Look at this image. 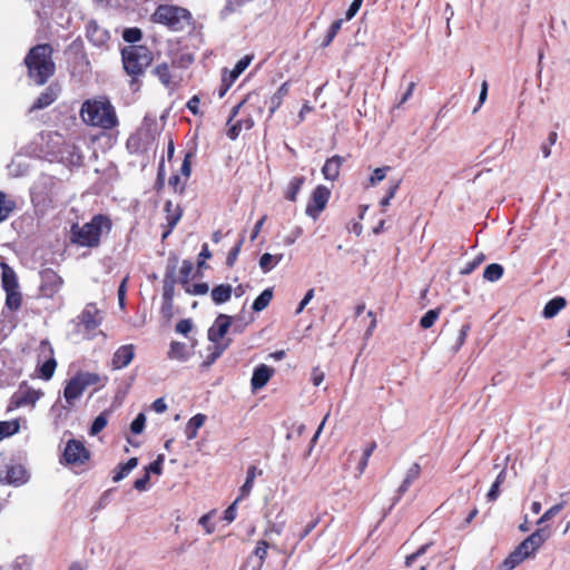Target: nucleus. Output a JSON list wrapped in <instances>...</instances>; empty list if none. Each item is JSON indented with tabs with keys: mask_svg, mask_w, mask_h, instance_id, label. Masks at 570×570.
Returning <instances> with one entry per match:
<instances>
[{
	"mask_svg": "<svg viewBox=\"0 0 570 570\" xmlns=\"http://www.w3.org/2000/svg\"><path fill=\"white\" fill-rule=\"evenodd\" d=\"M80 117L85 124L102 129H112L118 124L115 108L105 97L86 100Z\"/></svg>",
	"mask_w": 570,
	"mask_h": 570,
	"instance_id": "obj_1",
	"label": "nucleus"
},
{
	"mask_svg": "<svg viewBox=\"0 0 570 570\" xmlns=\"http://www.w3.org/2000/svg\"><path fill=\"white\" fill-rule=\"evenodd\" d=\"M111 220L105 215H96L89 223L81 226L78 224L71 227V242L83 247H97L100 237L109 233Z\"/></svg>",
	"mask_w": 570,
	"mask_h": 570,
	"instance_id": "obj_2",
	"label": "nucleus"
},
{
	"mask_svg": "<svg viewBox=\"0 0 570 570\" xmlns=\"http://www.w3.org/2000/svg\"><path fill=\"white\" fill-rule=\"evenodd\" d=\"M51 53L52 49L49 45H38L29 51L24 59L29 77L37 85H43L53 75L55 63Z\"/></svg>",
	"mask_w": 570,
	"mask_h": 570,
	"instance_id": "obj_3",
	"label": "nucleus"
},
{
	"mask_svg": "<svg viewBox=\"0 0 570 570\" xmlns=\"http://www.w3.org/2000/svg\"><path fill=\"white\" fill-rule=\"evenodd\" d=\"M550 532L540 528L525 538L501 564V570H512L525 559L534 557L539 548L548 540Z\"/></svg>",
	"mask_w": 570,
	"mask_h": 570,
	"instance_id": "obj_4",
	"label": "nucleus"
},
{
	"mask_svg": "<svg viewBox=\"0 0 570 570\" xmlns=\"http://www.w3.org/2000/svg\"><path fill=\"white\" fill-rule=\"evenodd\" d=\"M124 68L129 75H141L153 60L151 52L144 46H128L122 49Z\"/></svg>",
	"mask_w": 570,
	"mask_h": 570,
	"instance_id": "obj_5",
	"label": "nucleus"
},
{
	"mask_svg": "<svg viewBox=\"0 0 570 570\" xmlns=\"http://www.w3.org/2000/svg\"><path fill=\"white\" fill-rule=\"evenodd\" d=\"M153 19L155 22L163 23L174 30H180L190 19V13L180 7L161 4L156 9Z\"/></svg>",
	"mask_w": 570,
	"mask_h": 570,
	"instance_id": "obj_6",
	"label": "nucleus"
},
{
	"mask_svg": "<svg viewBox=\"0 0 570 570\" xmlns=\"http://www.w3.org/2000/svg\"><path fill=\"white\" fill-rule=\"evenodd\" d=\"M98 382L99 376L89 372H80L71 377L63 390V397L67 404L73 405L88 386L95 385Z\"/></svg>",
	"mask_w": 570,
	"mask_h": 570,
	"instance_id": "obj_7",
	"label": "nucleus"
},
{
	"mask_svg": "<svg viewBox=\"0 0 570 570\" xmlns=\"http://www.w3.org/2000/svg\"><path fill=\"white\" fill-rule=\"evenodd\" d=\"M330 196L331 191L327 187L323 185L317 186L313 190L311 199L306 206V215L313 219H317L320 214L325 209Z\"/></svg>",
	"mask_w": 570,
	"mask_h": 570,
	"instance_id": "obj_8",
	"label": "nucleus"
},
{
	"mask_svg": "<svg viewBox=\"0 0 570 570\" xmlns=\"http://www.w3.org/2000/svg\"><path fill=\"white\" fill-rule=\"evenodd\" d=\"M41 151L50 157L52 160H59L60 153H62L63 137L58 132H43L40 136Z\"/></svg>",
	"mask_w": 570,
	"mask_h": 570,
	"instance_id": "obj_9",
	"label": "nucleus"
},
{
	"mask_svg": "<svg viewBox=\"0 0 570 570\" xmlns=\"http://www.w3.org/2000/svg\"><path fill=\"white\" fill-rule=\"evenodd\" d=\"M40 292L46 297L55 296L62 287L63 279L52 268L40 272Z\"/></svg>",
	"mask_w": 570,
	"mask_h": 570,
	"instance_id": "obj_10",
	"label": "nucleus"
},
{
	"mask_svg": "<svg viewBox=\"0 0 570 570\" xmlns=\"http://www.w3.org/2000/svg\"><path fill=\"white\" fill-rule=\"evenodd\" d=\"M42 395L43 393L40 390L20 386L19 391L12 395L8 410L11 411L26 405L33 406Z\"/></svg>",
	"mask_w": 570,
	"mask_h": 570,
	"instance_id": "obj_11",
	"label": "nucleus"
},
{
	"mask_svg": "<svg viewBox=\"0 0 570 570\" xmlns=\"http://www.w3.org/2000/svg\"><path fill=\"white\" fill-rule=\"evenodd\" d=\"M89 459V451L83 443L78 440L68 441L65 451L63 460L67 464H82Z\"/></svg>",
	"mask_w": 570,
	"mask_h": 570,
	"instance_id": "obj_12",
	"label": "nucleus"
},
{
	"mask_svg": "<svg viewBox=\"0 0 570 570\" xmlns=\"http://www.w3.org/2000/svg\"><path fill=\"white\" fill-rule=\"evenodd\" d=\"M136 347L134 344H126L116 350L112 355L111 365L114 370H121L128 366L134 360Z\"/></svg>",
	"mask_w": 570,
	"mask_h": 570,
	"instance_id": "obj_13",
	"label": "nucleus"
},
{
	"mask_svg": "<svg viewBox=\"0 0 570 570\" xmlns=\"http://www.w3.org/2000/svg\"><path fill=\"white\" fill-rule=\"evenodd\" d=\"M87 38L96 47L105 46L110 39L109 32L101 28L95 20L87 23Z\"/></svg>",
	"mask_w": 570,
	"mask_h": 570,
	"instance_id": "obj_14",
	"label": "nucleus"
},
{
	"mask_svg": "<svg viewBox=\"0 0 570 570\" xmlns=\"http://www.w3.org/2000/svg\"><path fill=\"white\" fill-rule=\"evenodd\" d=\"M230 326V317L225 314H219L214 325L208 330V340L213 343H219V341L226 335Z\"/></svg>",
	"mask_w": 570,
	"mask_h": 570,
	"instance_id": "obj_15",
	"label": "nucleus"
},
{
	"mask_svg": "<svg viewBox=\"0 0 570 570\" xmlns=\"http://www.w3.org/2000/svg\"><path fill=\"white\" fill-rule=\"evenodd\" d=\"M253 57L252 56H245L240 60L237 61L234 69L230 71L228 78H223V83L225 88L220 90L219 97H223L225 92L228 90V88L232 86V83L245 71V69L249 66Z\"/></svg>",
	"mask_w": 570,
	"mask_h": 570,
	"instance_id": "obj_16",
	"label": "nucleus"
},
{
	"mask_svg": "<svg viewBox=\"0 0 570 570\" xmlns=\"http://www.w3.org/2000/svg\"><path fill=\"white\" fill-rule=\"evenodd\" d=\"M58 161L69 166H80L82 164V155L78 147L63 141L62 153H60Z\"/></svg>",
	"mask_w": 570,
	"mask_h": 570,
	"instance_id": "obj_17",
	"label": "nucleus"
},
{
	"mask_svg": "<svg viewBox=\"0 0 570 570\" xmlns=\"http://www.w3.org/2000/svg\"><path fill=\"white\" fill-rule=\"evenodd\" d=\"M40 350L42 354L48 353L50 355L49 360H47L40 367V375L43 380H50L55 373L57 367V362L52 357L53 348L47 341H42L40 344Z\"/></svg>",
	"mask_w": 570,
	"mask_h": 570,
	"instance_id": "obj_18",
	"label": "nucleus"
},
{
	"mask_svg": "<svg viewBox=\"0 0 570 570\" xmlns=\"http://www.w3.org/2000/svg\"><path fill=\"white\" fill-rule=\"evenodd\" d=\"M80 323L88 331L98 327L101 323L99 309L92 304L87 305L80 315Z\"/></svg>",
	"mask_w": 570,
	"mask_h": 570,
	"instance_id": "obj_19",
	"label": "nucleus"
},
{
	"mask_svg": "<svg viewBox=\"0 0 570 570\" xmlns=\"http://www.w3.org/2000/svg\"><path fill=\"white\" fill-rule=\"evenodd\" d=\"M274 374V370L265 364L258 365L252 376V389L254 391L264 387Z\"/></svg>",
	"mask_w": 570,
	"mask_h": 570,
	"instance_id": "obj_20",
	"label": "nucleus"
},
{
	"mask_svg": "<svg viewBox=\"0 0 570 570\" xmlns=\"http://www.w3.org/2000/svg\"><path fill=\"white\" fill-rule=\"evenodd\" d=\"M343 157L335 155L331 158H328L323 168L322 174L326 180H336L340 176L341 167L343 165Z\"/></svg>",
	"mask_w": 570,
	"mask_h": 570,
	"instance_id": "obj_21",
	"label": "nucleus"
},
{
	"mask_svg": "<svg viewBox=\"0 0 570 570\" xmlns=\"http://www.w3.org/2000/svg\"><path fill=\"white\" fill-rule=\"evenodd\" d=\"M242 108H245L247 110L253 108V109H256L258 111V114H262L263 108L261 106L259 96L254 92L248 94L238 105H236L233 108L230 118L228 119L227 124H229L233 120V118L237 116V114L239 112V110Z\"/></svg>",
	"mask_w": 570,
	"mask_h": 570,
	"instance_id": "obj_22",
	"label": "nucleus"
},
{
	"mask_svg": "<svg viewBox=\"0 0 570 570\" xmlns=\"http://www.w3.org/2000/svg\"><path fill=\"white\" fill-rule=\"evenodd\" d=\"M165 212L168 230L163 235V238H166L170 234V232L177 225L181 217V209L179 205L173 204L171 200L166 202Z\"/></svg>",
	"mask_w": 570,
	"mask_h": 570,
	"instance_id": "obj_23",
	"label": "nucleus"
},
{
	"mask_svg": "<svg viewBox=\"0 0 570 570\" xmlns=\"http://www.w3.org/2000/svg\"><path fill=\"white\" fill-rule=\"evenodd\" d=\"M28 480L27 471L22 465L10 466L6 474V481L9 484L21 485Z\"/></svg>",
	"mask_w": 570,
	"mask_h": 570,
	"instance_id": "obj_24",
	"label": "nucleus"
},
{
	"mask_svg": "<svg viewBox=\"0 0 570 570\" xmlns=\"http://www.w3.org/2000/svg\"><path fill=\"white\" fill-rule=\"evenodd\" d=\"M0 266L2 268L1 281L4 292L19 288V283L14 271L6 263H1Z\"/></svg>",
	"mask_w": 570,
	"mask_h": 570,
	"instance_id": "obj_25",
	"label": "nucleus"
},
{
	"mask_svg": "<svg viewBox=\"0 0 570 570\" xmlns=\"http://www.w3.org/2000/svg\"><path fill=\"white\" fill-rule=\"evenodd\" d=\"M257 474H262V471H258L255 465H250L247 469L246 480L239 489L238 500H243L249 495V493L254 487V481H255V478L257 476Z\"/></svg>",
	"mask_w": 570,
	"mask_h": 570,
	"instance_id": "obj_26",
	"label": "nucleus"
},
{
	"mask_svg": "<svg viewBox=\"0 0 570 570\" xmlns=\"http://www.w3.org/2000/svg\"><path fill=\"white\" fill-rule=\"evenodd\" d=\"M289 91V83L284 82L277 91L269 98V117L281 107L284 98L287 96Z\"/></svg>",
	"mask_w": 570,
	"mask_h": 570,
	"instance_id": "obj_27",
	"label": "nucleus"
},
{
	"mask_svg": "<svg viewBox=\"0 0 570 570\" xmlns=\"http://www.w3.org/2000/svg\"><path fill=\"white\" fill-rule=\"evenodd\" d=\"M233 288L229 284H220L210 292L212 299L219 305L230 299Z\"/></svg>",
	"mask_w": 570,
	"mask_h": 570,
	"instance_id": "obj_28",
	"label": "nucleus"
},
{
	"mask_svg": "<svg viewBox=\"0 0 570 570\" xmlns=\"http://www.w3.org/2000/svg\"><path fill=\"white\" fill-rule=\"evenodd\" d=\"M168 358L185 362L189 357V353L187 351V346L185 343L180 342H171L169 346V351L167 353Z\"/></svg>",
	"mask_w": 570,
	"mask_h": 570,
	"instance_id": "obj_29",
	"label": "nucleus"
},
{
	"mask_svg": "<svg viewBox=\"0 0 570 570\" xmlns=\"http://www.w3.org/2000/svg\"><path fill=\"white\" fill-rule=\"evenodd\" d=\"M567 305L566 298L558 296L550 299L542 312L544 318L554 317Z\"/></svg>",
	"mask_w": 570,
	"mask_h": 570,
	"instance_id": "obj_30",
	"label": "nucleus"
},
{
	"mask_svg": "<svg viewBox=\"0 0 570 570\" xmlns=\"http://www.w3.org/2000/svg\"><path fill=\"white\" fill-rule=\"evenodd\" d=\"M56 99V92L51 88H48L35 100L29 111L43 109L50 106Z\"/></svg>",
	"mask_w": 570,
	"mask_h": 570,
	"instance_id": "obj_31",
	"label": "nucleus"
},
{
	"mask_svg": "<svg viewBox=\"0 0 570 570\" xmlns=\"http://www.w3.org/2000/svg\"><path fill=\"white\" fill-rule=\"evenodd\" d=\"M205 420L206 416L204 414H196L187 422L185 432L188 440L197 436V432L204 425Z\"/></svg>",
	"mask_w": 570,
	"mask_h": 570,
	"instance_id": "obj_32",
	"label": "nucleus"
},
{
	"mask_svg": "<svg viewBox=\"0 0 570 570\" xmlns=\"http://www.w3.org/2000/svg\"><path fill=\"white\" fill-rule=\"evenodd\" d=\"M16 208V202L0 191V223L4 222Z\"/></svg>",
	"mask_w": 570,
	"mask_h": 570,
	"instance_id": "obj_33",
	"label": "nucleus"
},
{
	"mask_svg": "<svg viewBox=\"0 0 570 570\" xmlns=\"http://www.w3.org/2000/svg\"><path fill=\"white\" fill-rule=\"evenodd\" d=\"M421 473V466L417 463H413L406 471V475L399 488V493L403 494L407 491L409 487L415 481Z\"/></svg>",
	"mask_w": 570,
	"mask_h": 570,
	"instance_id": "obj_34",
	"label": "nucleus"
},
{
	"mask_svg": "<svg viewBox=\"0 0 570 570\" xmlns=\"http://www.w3.org/2000/svg\"><path fill=\"white\" fill-rule=\"evenodd\" d=\"M283 259V254L272 255L265 253L259 258V267L264 273H268Z\"/></svg>",
	"mask_w": 570,
	"mask_h": 570,
	"instance_id": "obj_35",
	"label": "nucleus"
},
{
	"mask_svg": "<svg viewBox=\"0 0 570 570\" xmlns=\"http://www.w3.org/2000/svg\"><path fill=\"white\" fill-rule=\"evenodd\" d=\"M22 296L19 288L6 291V306L11 311L20 308Z\"/></svg>",
	"mask_w": 570,
	"mask_h": 570,
	"instance_id": "obj_36",
	"label": "nucleus"
},
{
	"mask_svg": "<svg viewBox=\"0 0 570 570\" xmlns=\"http://www.w3.org/2000/svg\"><path fill=\"white\" fill-rule=\"evenodd\" d=\"M272 298H273V291H272V288H266L254 301L252 308L255 312H262L263 309H265L268 306V304L271 303Z\"/></svg>",
	"mask_w": 570,
	"mask_h": 570,
	"instance_id": "obj_37",
	"label": "nucleus"
},
{
	"mask_svg": "<svg viewBox=\"0 0 570 570\" xmlns=\"http://www.w3.org/2000/svg\"><path fill=\"white\" fill-rule=\"evenodd\" d=\"M304 183L305 178L303 176L292 178L287 187L286 198L291 202H295Z\"/></svg>",
	"mask_w": 570,
	"mask_h": 570,
	"instance_id": "obj_38",
	"label": "nucleus"
},
{
	"mask_svg": "<svg viewBox=\"0 0 570 570\" xmlns=\"http://www.w3.org/2000/svg\"><path fill=\"white\" fill-rule=\"evenodd\" d=\"M19 421H0V441L4 438L11 436L19 431Z\"/></svg>",
	"mask_w": 570,
	"mask_h": 570,
	"instance_id": "obj_39",
	"label": "nucleus"
},
{
	"mask_svg": "<svg viewBox=\"0 0 570 570\" xmlns=\"http://www.w3.org/2000/svg\"><path fill=\"white\" fill-rule=\"evenodd\" d=\"M503 275V267L500 264H490L483 272V277L488 282H497Z\"/></svg>",
	"mask_w": 570,
	"mask_h": 570,
	"instance_id": "obj_40",
	"label": "nucleus"
},
{
	"mask_svg": "<svg viewBox=\"0 0 570 570\" xmlns=\"http://www.w3.org/2000/svg\"><path fill=\"white\" fill-rule=\"evenodd\" d=\"M153 72L164 86L168 87L170 85L171 75L169 66L167 63L164 62L156 66Z\"/></svg>",
	"mask_w": 570,
	"mask_h": 570,
	"instance_id": "obj_41",
	"label": "nucleus"
},
{
	"mask_svg": "<svg viewBox=\"0 0 570 570\" xmlns=\"http://www.w3.org/2000/svg\"><path fill=\"white\" fill-rule=\"evenodd\" d=\"M439 315H440V309L439 308H435V309H430L428 311L420 320V325L423 327V328H430L431 326H433V324L435 323V321L439 318Z\"/></svg>",
	"mask_w": 570,
	"mask_h": 570,
	"instance_id": "obj_42",
	"label": "nucleus"
},
{
	"mask_svg": "<svg viewBox=\"0 0 570 570\" xmlns=\"http://www.w3.org/2000/svg\"><path fill=\"white\" fill-rule=\"evenodd\" d=\"M342 24H343V20L342 19H338V20H335L328 31H327V35L325 37V40L323 42V46L324 47H327L332 41L333 39L335 38V36L337 35V32L341 30L342 28Z\"/></svg>",
	"mask_w": 570,
	"mask_h": 570,
	"instance_id": "obj_43",
	"label": "nucleus"
},
{
	"mask_svg": "<svg viewBox=\"0 0 570 570\" xmlns=\"http://www.w3.org/2000/svg\"><path fill=\"white\" fill-rule=\"evenodd\" d=\"M563 509V503H558V504H554L553 507H551L550 509H548L542 515L541 518L537 521V524L540 525L549 520H551L552 518H554L561 510Z\"/></svg>",
	"mask_w": 570,
	"mask_h": 570,
	"instance_id": "obj_44",
	"label": "nucleus"
},
{
	"mask_svg": "<svg viewBox=\"0 0 570 570\" xmlns=\"http://www.w3.org/2000/svg\"><path fill=\"white\" fill-rule=\"evenodd\" d=\"M141 31L138 28H128L124 31L122 38L129 43H135L141 39Z\"/></svg>",
	"mask_w": 570,
	"mask_h": 570,
	"instance_id": "obj_45",
	"label": "nucleus"
},
{
	"mask_svg": "<svg viewBox=\"0 0 570 570\" xmlns=\"http://www.w3.org/2000/svg\"><path fill=\"white\" fill-rule=\"evenodd\" d=\"M268 543L265 540H261L257 542V546L254 550V554L259 559V567L264 563L267 557Z\"/></svg>",
	"mask_w": 570,
	"mask_h": 570,
	"instance_id": "obj_46",
	"label": "nucleus"
},
{
	"mask_svg": "<svg viewBox=\"0 0 570 570\" xmlns=\"http://www.w3.org/2000/svg\"><path fill=\"white\" fill-rule=\"evenodd\" d=\"M389 170H390L389 166H384V167L374 169L373 174L370 177V185L375 186L379 183H381L385 178L386 173Z\"/></svg>",
	"mask_w": 570,
	"mask_h": 570,
	"instance_id": "obj_47",
	"label": "nucleus"
},
{
	"mask_svg": "<svg viewBox=\"0 0 570 570\" xmlns=\"http://www.w3.org/2000/svg\"><path fill=\"white\" fill-rule=\"evenodd\" d=\"M214 513H215V511L213 510V511L204 514L203 517H200L198 520V523L202 527H204L207 534H210L215 531V524L213 522H210Z\"/></svg>",
	"mask_w": 570,
	"mask_h": 570,
	"instance_id": "obj_48",
	"label": "nucleus"
},
{
	"mask_svg": "<svg viewBox=\"0 0 570 570\" xmlns=\"http://www.w3.org/2000/svg\"><path fill=\"white\" fill-rule=\"evenodd\" d=\"M469 330H470L469 324H464L461 326V328L459 330L458 335H456L455 344L453 346V352H458L461 348V346L464 344Z\"/></svg>",
	"mask_w": 570,
	"mask_h": 570,
	"instance_id": "obj_49",
	"label": "nucleus"
},
{
	"mask_svg": "<svg viewBox=\"0 0 570 570\" xmlns=\"http://www.w3.org/2000/svg\"><path fill=\"white\" fill-rule=\"evenodd\" d=\"M107 425V417L105 415V413H101L100 415H98L92 425H91V429H90V434L91 435H96L98 434L100 431H102L105 429V426Z\"/></svg>",
	"mask_w": 570,
	"mask_h": 570,
	"instance_id": "obj_50",
	"label": "nucleus"
},
{
	"mask_svg": "<svg viewBox=\"0 0 570 570\" xmlns=\"http://www.w3.org/2000/svg\"><path fill=\"white\" fill-rule=\"evenodd\" d=\"M484 258L485 256L483 254H479L474 259L465 264V266L461 271V274H471L484 261Z\"/></svg>",
	"mask_w": 570,
	"mask_h": 570,
	"instance_id": "obj_51",
	"label": "nucleus"
},
{
	"mask_svg": "<svg viewBox=\"0 0 570 570\" xmlns=\"http://www.w3.org/2000/svg\"><path fill=\"white\" fill-rule=\"evenodd\" d=\"M146 423V416L144 413H139L136 419L131 422L130 430L135 434H140L144 431Z\"/></svg>",
	"mask_w": 570,
	"mask_h": 570,
	"instance_id": "obj_52",
	"label": "nucleus"
},
{
	"mask_svg": "<svg viewBox=\"0 0 570 570\" xmlns=\"http://www.w3.org/2000/svg\"><path fill=\"white\" fill-rule=\"evenodd\" d=\"M208 291H209V286L207 283L194 284L186 288V292L191 295H205L208 293Z\"/></svg>",
	"mask_w": 570,
	"mask_h": 570,
	"instance_id": "obj_53",
	"label": "nucleus"
},
{
	"mask_svg": "<svg viewBox=\"0 0 570 570\" xmlns=\"http://www.w3.org/2000/svg\"><path fill=\"white\" fill-rule=\"evenodd\" d=\"M214 347L212 353L208 355L207 361L205 362L206 365L213 364L224 352V350L227 347V345H220L219 343H214Z\"/></svg>",
	"mask_w": 570,
	"mask_h": 570,
	"instance_id": "obj_54",
	"label": "nucleus"
},
{
	"mask_svg": "<svg viewBox=\"0 0 570 570\" xmlns=\"http://www.w3.org/2000/svg\"><path fill=\"white\" fill-rule=\"evenodd\" d=\"M429 547H430V544H423L421 548L417 549V551L407 556L405 559V566L412 567L414 564V562L426 552Z\"/></svg>",
	"mask_w": 570,
	"mask_h": 570,
	"instance_id": "obj_55",
	"label": "nucleus"
},
{
	"mask_svg": "<svg viewBox=\"0 0 570 570\" xmlns=\"http://www.w3.org/2000/svg\"><path fill=\"white\" fill-rule=\"evenodd\" d=\"M242 245H243V239H240L228 253L227 255V258H226V264L228 266H233L237 259V256L240 252V248H242Z\"/></svg>",
	"mask_w": 570,
	"mask_h": 570,
	"instance_id": "obj_56",
	"label": "nucleus"
},
{
	"mask_svg": "<svg viewBox=\"0 0 570 570\" xmlns=\"http://www.w3.org/2000/svg\"><path fill=\"white\" fill-rule=\"evenodd\" d=\"M194 269V265L190 261H184L180 267V276L183 283H188L189 276Z\"/></svg>",
	"mask_w": 570,
	"mask_h": 570,
	"instance_id": "obj_57",
	"label": "nucleus"
},
{
	"mask_svg": "<svg viewBox=\"0 0 570 570\" xmlns=\"http://www.w3.org/2000/svg\"><path fill=\"white\" fill-rule=\"evenodd\" d=\"M163 462H164V455L159 454L158 458L146 468V473L160 474Z\"/></svg>",
	"mask_w": 570,
	"mask_h": 570,
	"instance_id": "obj_58",
	"label": "nucleus"
},
{
	"mask_svg": "<svg viewBox=\"0 0 570 570\" xmlns=\"http://www.w3.org/2000/svg\"><path fill=\"white\" fill-rule=\"evenodd\" d=\"M193 330V322L189 318L181 320L176 325V332L183 335H187Z\"/></svg>",
	"mask_w": 570,
	"mask_h": 570,
	"instance_id": "obj_59",
	"label": "nucleus"
},
{
	"mask_svg": "<svg viewBox=\"0 0 570 570\" xmlns=\"http://www.w3.org/2000/svg\"><path fill=\"white\" fill-rule=\"evenodd\" d=\"M242 500H238V497L236 498V500L225 510L224 512V520L227 521V522H233L236 518V507L238 504V502H240Z\"/></svg>",
	"mask_w": 570,
	"mask_h": 570,
	"instance_id": "obj_60",
	"label": "nucleus"
},
{
	"mask_svg": "<svg viewBox=\"0 0 570 570\" xmlns=\"http://www.w3.org/2000/svg\"><path fill=\"white\" fill-rule=\"evenodd\" d=\"M314 293H315L314 288H311L306 292L304 298L301 301V303L298 304V306L295 311L296 315L301 314L304 311L306 305L313 299Z\"/></svg>",
	"mask_w": 570,
	"mask_h": 570,
	"instance_id": "obj_61",
	"label": "nucleus"
},
{
	"mask_svg": "<svg viewBox=\"0 0 570 570\" xmlns=\"http://www.w3.org/2000/svg\"><path fill=\"white\" fill-rule=\"evenodd\" d=\"M190 157H191L190 153L186 154L184 161L181 164V167H180V173L185 177V180L189 178L190 173H191Z\"/></svg>",
	"mask_w": 570,
	"mask_h": 570,
	"instance_id": "obj_62",
	"label": "nucleus"
},
{
	"mask_svg": "<svg viewBox=\"0 0 570 570\" xmlns=\"http://www.w3.org/2000/svg\"><path fill=\"white\" fill-rule=\"evenodd\" d=\"M362 3H363V0H353V2L351 3L350 8L347 9V11L345 13L346 20H351L352 18L355 17V14L360 10Z\"/></svg>",
	"mask_w": 570,
	"mask_h": 570,
	"instance_id": "obj_63",
	"label": "nucleus"
},
{
	"mask_svg": "<svg viewBox=\"0 0 570 570\" xmlns=\"http://www.w3.org/2000/svg\"><path fill=\"white\" fill-rule=\"evenodd\" d=\"M397 188H399V183H395L390 186V188L387 190V195L380 203L382 207H387L390 205V202L392 198H394Z\"/></svg>",
	"mask_w": 570,
	"mask_h": 570,
	"instance_id": "obj_64",
	"label": "nucleus"
}]
</instances>
